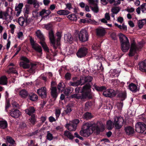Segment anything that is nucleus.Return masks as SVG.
I'll use <instances>...</instances> for the list:
<instances>
[{"instance_id":"f257e3e1","label":"nucleus","mask_w":146,"mask_h":146,"mask_svg":"<svg viewBox=\"0 0 146 146\" xmlns=\"http://www.w3.org/2000/svg\"><path fill=\"white\" fill-rule=\"evenodd\" d=\"M75 89V93L71 95L70 98L80 100L83 101L88 98L91 99L92 96L91 93V85L89 83L86 84L83 87L76 86Z\"/></svg>"},{"instance_id":"f03ea898","label":"nucleus","mask_w":146,"mask_h":146,"mask_svg":"<svg viewBox=\"0 0 146 146\" xmlns=\"http://www.w3.org/2000/svg\"><path fill=\"white\" fill-rule=\"evenodd\" d=\"M104 128L102 127L101 130L97 123L93 122L84 123L80 131L82 136L88 137L92 134L94 131H96V133L99 134L101 131H103Z\"/></svg>"},{"instance_id":"7ed1b4c3","label":"nucleus","mask_w":146,"mask_h":146,"mask_svg":"<svg viewBox=\"0 0 146 146\" xmlns=\"http://www.w3.org/2000/svg\"><path fill=\"white\" fill-rule=\"evenodd\" d=\"M119 39L121 50L123 52H126L130 47V43L127 37L123 34L120 33L119 34Z\"/></svg>"},{"instance_id":"20e7f679","label":"nucleus","mask_w":146,"mask_h":146,"mask_svg":"<svg viewBox=\"0 0 146 146\" xmlns=\"http://www.w3.org/2000/svg\"><path fill=\"white\" fill-rule=\"evenodd\" d=\"M48 36L50 43L52 44L54 49H56L60 45V40L61 37H58L56 40L54 33L52 30H50L48 34Z\"/></svg>"},{"instance_id":"39448f33","label":"nucleus","mask_w":146,"mask_h":146,"mask_svg":"<svg viewBox=\"0 0 146 146\" xmlns=\"http://www.w3.org/2000/svg\"><path fill=\"white\" fill-rule=\"evenodd\" d=\"M36 35L40 40V43L41 44L42 47L45 51L49 53L50 50L48 47L47 45L44 42L45 38L43 35L39 30H38L36 32Z\"/></svg>"},{"instance_id":"423d86ee","label":"nucleus","mask_w":146,"mask_h":146,"mask_svg":"<svg viewBox=\"0 0 146 146\" xmlns=\"http://www.w3.org/2000/svg\"><path fill=\"white\" fill-rule=\"evenodd\" d=\"M78 36L79 40L82 42H84L88 40V33L85 29L80 31L78 34Z\"/></svg>"},{"instance_id":"0eeeda50","label":"nucleus","mask_w":146,"mask_h":146,"mask_svg":"<svg viewBox=\"0 0 146 146\" xmlns=\"http://www.w3.org/2000/svg\"><path fill=\"white\" fill-rule=\"evenodd\" d=\"M140 49L136 45L135 42H133L131 43V46L129 53V56L130 57L133 56L137 53V51H139Z\"/></svg>"},{"instance_id":"6e6552de","label":"nucleus","mask_w":146,"mask_h":146,"mask_svg":"<svg viewBox=\"0 0 146 146\" xmlns=\"http://www.w3.org/2000/svg\"><path fill=\"white\" fill-rule=\"evenodd\" d=\"M73 82H70L69 83V85L73 86H76L79 85L82 86L83 84V80L82 77L80 78V79L76 77H74L72 78Z\"/></svg>"},{"instance_id":"1a4fd4ad","label":"nucleus","mask_w":146,"mask_h":146,"mask_svg":"<svg viewBox=\"0 0 146 146\" xmlns=\"http://www.w3.org/2000/svg\"><path fill=\"white\" fill-rule=\"evenodd\" d=\"M88 52V48L84 47H81L79 49L76 54L78 58H82L85 57Z\"/></svg>"},{"instance_id":"9d476101","label":"nucleus","mask_w":146,"mask_h":146,"mask_svg":"<svg viewBox=\"0 0 146 146\" xmlns=\"http://www.w3.org/2000/svg\"><path fill=\"white\" fill-rule=\"evenodd\" d=\"M123 119L121 117H117L115 118L114 124L116 129H120L123 124Z\"/></svg>"},{"instance_id":"9b49d317","label":"nucleus","mask_w":146,"mask_h":146,"mask_svg":"<svg viewBox=\"0 0 146 146\" xmlns=\"http://www.w3.org/2000/svg\"><path fill=\"white\" fill-rule=\"evenodd\" d=\"M103 95L106 97L112 98L116 96V92L113 89H109L104 91Z\"/></svg>"},{"instance_id":"f8f14e48","label":"nucleus","mask_w":146,"mask_h":146,"mask_svg":"<svg viewBox=\"0 0 146 146\" xmlns=\"http://www.w3.org/2000/svg\"><path fill=\"white\" fill-rule=\"evenodd\" d=\"M136 130L139 129L140 132L143 133L146 130V125L143 122H139L135 125Z\"/></svg>"},{"instance_id":"ddd939ff","label":"nucleus","mask_w":146,"mask_h":146,"mask_svg":"<svg viewBox=\"0 0 146 146\" xmlns=\"http://www.w3.org/2000/svg\"><path fill=\"white\" fill-rule=\"evenodd\" d=\"M96 31L97 36L100 37L104 36L106 33L105 29L102 27H99L96 28Z\"/></svg>"},{"instance_id":"4468645a","label":"nucleus","mask_w":146,"mask_h":146,"mask_svg":"<svg viewBox=\"0 0 146 146\" xmlns=\"http://www.w3.org/2000/svg\"><path fill=\"white\" fill-rule=\"evenodd\" d=\"M37 93L42 98H46V88L44 87L38 90Z\"/></svg>"},{"instance_id":"2eb2a0df","label":"nucleus","mask_w":146,"mask_h":146,"mask_svg":"<svg viewBox=\"0 0 146 146\" xmlns=\"http://www.w3.org/2000/svg\"><path fill=\"white\" fill-rule=\"evenodd\" d=\"M11 115L14 118H17L21 114V112L17 109H12L10 111Z\"/></svg>"},{"instance_id":"dca6fc26","label":"nucleus","mask_w":146,"mask_h":146,"mask_svg":"<svg viewBox=\"0 0 146 146\" xmlns=\"http://www.w3.org/2000/svg\"><path fill=\"white\" fill-rule=\"evenodd\" d=\"M139 69L143 72H146V60L140 61L139 63Z\"/></svg>"},{"instance_id":"f3484780","label":"nucleus","mask_w":146,"mask_h":146,"mask_svg":"<svg viewBox=\"0 0 146 146\" xmlns=\"http://www.w3.org/2000/svg\"><path fill=\"white\" fill-rule=\"evenodd\" d=\"M50 94L51 96L56 99L58 95V93L57 92V88L56 87H52L50 88Z\"/></svg>"},{"instance_id":"a211bd4d","label":"nucleus","mask_w":146,"mask_h":146,"mask_svg":"<svg viewBox=\"0 0 146 146\" xmlns=\"http://www.w3.org/2000/svg\"><path fill=\"white\" fill-rule=\"evenodd\" d=\"M35 111V109L33 106L30 107L25 110L26 113L29 116L31 115L32 114H34Z\"/></svg>"},{"instance_id":"6ab92c4d","label":"nucleus","mask_w":146,"mask_h":146,"mask_svg":"<svg viewBox=\"0 0 146 146\" xmlns=\"http://www.w3.org/2000/svg\"><path fill=\"white\" fill-rule=\"evenodd\" d=\"M23 6V3H19L17 6H16L15 7V11H17V12L16 14L17 17H18L19 15L22 11V9Z\"/></svg>"},{"instance_id":"aec40b11","label":"nucleus","mask_w":146,"mask_h":146,"mask_svg":"<svg viewBox=\"0 0 146 146\" xmlns=\"http://www.w3.org/2000/svg\"><path fill=\"white\" fill-rule=\"evenodd\" d=\"M28 99L32 101H35L38 98L37 96L34 93H31L29 94L27 97Z\"/></svg>"},{"instance_id":"412c9836","label":"nucleus","mask_w":146,"mask_h":146,"mask_svg":"<svg viewBox=\"0 0 146 146\" xmlns=\"http://www.w3.org/2000/svg\"><path fill=\"white\" fill-rule=\"evenodd\" d=\"M74 124L71 122L69 123H67L66 124V127L67 128L69 131H75L77 127Z\"/></svg>"},{"instance_id":"4be33fe9","label":"nucleus","mask_w":146,"mask_h":146,"mask_svg":"<svg viewBox=\"0 0 146 146\" xmlns=\"http://www.w3.org/2000/svg\"><path fill=\"white\" fill-rule=\"evenodd\" d=\"M81 77L83 80L84 85L86 83L91 82L93 79V77L90 76H86L84 77Z\"/></svg>"},{"instance_id":"5701e85b","label":"nucleus","mask_w":146,"mask_h":146,"mask_svg":"<svg viewBox=\"0 0 146 146\" xmlns=\"http://www.w3.org/2000/svg\"><path fill=\"white\" fill-rule=\"evenodd\" d=\"M7 78L5 76H1L0 78V84L3 85H7L8 83Z\"/></svg>"},{"instance_id":"b1692460","label":"nucleus","mask_w":146,"mask_h":146,"mask_svg":"<svg viewBox=\"0 0 146 146\" xmlns=\"http://www.w3.org/2000/svg\"><path fill=\"white\" fill-rule=\"evenodd\" d=\"M64 39L69 43L71 44L73 42V38L70 33H68L65 35Z\"/></svg>"},{"instance_id":"393cba45","label":"nucleus","mask_w":146,"mask_h":146,"mask_svg":"<svg viewBox=\"0 0 146 146\" xmlns=\"http://www.w3.org/2000/svg\"><path fill=\"white\" fill-rule=\"evenodd\" d=\"M37 64L36 63H31V67L28 71L31 73H34L35 72V70L37 67Z\"/></svg>"},{"instance_id":"a878e982","label":"nucleus","mask_w":146,"mask_h":146,"mask_svg":"<svg viewBox=\"0 0 146 146\" xmlns=\"http://www.w3.org/2000/svg\"><path fill=\"white\" fill-rule=\"evenodd\" d=\"M125 132L128 135L133 134L134 132V129L131 126H128L125 128Z\"/></svg>"},{"instance_id":"bb28decb","label":"nucleus","mask_w":146,"mask_h":146,"mask_svg":"<svg viewBox=\"0 0 146 146\" xmlns=\"http://www.w3.org/2000/svg\"><path fill=\"white\" fill-rule=\"evenodd\" d=\"M35 46L32 47L35 51L40 54H42V49L41 46L38 44H35Z\"/></svg>"},{"instance_id":"cd10ccee","label":"nucleus","mask_w":146,"mask_h":146,"mask_svg":"<svg viewBox=\"0 0 146 146\" xmlns=\"http://www.w3.org/2000/svg\"><path fill=\"white\" fill-rule=\"evenodd\" d=\"M93 87L98 92H102L106 90L107 89V88L105 86H97L96 84L94 85Z\"/></svg>"},{"instance_id":"c85d7f7f","label":"nucleus","mask_w":146,"mask_h":146,"mask_svg":"<svg viewBox=\"0 0 146 146\" xmlns=\"http://www.w3.org/2000/svg\"><path fill=\"white\" fill-rule=\"evenodd\" d=\"M7 127L8 123L5 120L0 121V128L1 129H6Z\"/></svg>"},{"instance_id":"c756f323","label":"nucleus","mask_w":146,"mask_h":146,"mask_svg":"<svg viewBox=\"0 0 146 146\" xmlns=\"http://www.w3.org/2000/svg\"><path fill=\"white\" fill-rule=\"evenodd\" d=\"M146 24V19L139 20L137 23L138 27L140 29H142L143 25Z\"/></svg>"},{"instance_id":"7c9ffc66","label":"nucleus","mask_w":146,"mask_h":146,"mask_svg":"<svg viewBox=\"0 0 146 146\" xmlns=\"http://www.w3.org/2000/svg\"><path fill=\"white\" fill-rule=\"evenodd\" d=\"M65 86L62 82H59L57 85V88L59 91H63L65 89Z\"/></svg>"},{"instance_id":"2f4dec72","label":"nucleus","mask_w":146,"mask_h":146,"mask_svg":"<svg viewBox=\"0 0 146 146\" xmlns=\"http://www.w3.org/2000/svg\"><path fill=\"white\" fill-rule=\"evenodd\" d=\"M64 135L70 140H72L74 137V136L71 133L67 130L65 131H64Z\"/></svg>"},{"instance_id":"473e14b6","label":"nucleus","mask_w":146,"mask_h":146,"mask_svg":"<svg viewBox=\"0 0 146 146\" xmlns=\"http://www.w3.org/2000/svg\"><path fill=\"white\" fill-rule=\"evenodd\" d=\"M29 94L26 90L23 89L20 91L19 95L22 98H25L28 97Z\"/></svg>"},{"instance_id":"72a5a7b5","label":"nucleus","mask_w":146,"mask_h":146,"mask_svg":"<svg viewBox=\"0 0 146 146\" xmlns=\"http://www.w3.org/2000/svg\"><path fill=\"white\" fill-rule=\"evenodd\" d=\"M70 13L69 11L65 10H60L57 12L58 14L61 15H67Z\"/></svg>"},{"instance_id":"f704fd0d","label":"nucleus","mask_w":146,"mask_h":146,"mask_svg":"<svg viewBox=\"0 0 146 146\" xmlns=\"http://www.w3.org/2000/svg\"><path fill=\"white\" fill-rule=\"evenodd\" d=\"M128 88L132 92H136L137 90V86L133 83L130 84L128 86Z\"/></svg>"},{"instance_id":"c9c22d12","label":"nucleus","mask_w":146,"mask_h":146,"mask_svg":"<svg viewBox=\"0 0 146 146\" xmlns=\"http://www.w3.org/2000/svg\"><path fill=\"white\" fill-rule=\"evenodd\" d=\"M73 88L71 87H68L65 89L64 90V93L66 96H68V95L71 94L73 91Z\"/></svg>"},{"instance_id":"e433bc0d","label":"nucleus","mask_w":146,"mask_h":146,"mask_svg":"<svg viewBox=\"0 0 146 146\" xmlns=\"http://www.w3.org/2000/svg\"><path fill=\"white\" fill-rule=\"evenodd\" d=\"M29 118V120L30 122L33 125H34L37 122L36 119L35 117V115L33 114Z\"/></svg>"},{"instance_id":"4c0bfd02","label":"nucleus","mask_w":146,"mask_h":146,"mask_svg":"<svg viewBox=\"0 0 146 146\" xmlns=\"http://www.w3.org/2000/svg\"><path fill=\"white\" fill-rule=\"evenodd\" d=\"M84 118L86 120H89L92 119L93 117L92 113L89 112H87L83 115Z\"/></svg>"},{"instance_id":"58836bf2","label":"nucleus","mask_w":146,"mask_h":146,"mask_svg":"<svg viewBox=\"0 0 146 146\" xmlns=\"http://www.w3.org/2000/svg\"><path fill=\"white\" fill-rule=\"evenodd\" d=\"M117 96L121 98V101L122 102L126 98V93L125 92H120L117 95Z\"/></svg>"},{"instance_id":"ea45409f","label":"nucleus","mask_w":146,"mask_h":146,"mask_svg":"<svg viewBox=\"0 0 146 146\" xmlns=\"http://www.w3.org/2000/svg\"><path fill=\"white\" fill-rule=\"evenodd\" d=\"M28 63L25 62H20L19 65L21 67H23L24 69H28L30 67V65Z\"/></svg>"},{"instance_id":"a19ab883","label":"nucleus","mask_w":146,"mask_h":146,"mask_svg":"<svg viewBox=\"0 0 146 146\" xmlns=\"http://www.w3.org/2000/svg\"><path fill=\"white\" fill-rule=\"evenodd\" d=\"M68 18L71 21H77V17L74 14H72L67 16Z\"/></svg>"},{"instance_id":"79ce46f5","label":"nucleus","mask_w":146,"mask_h":146,"mask_svg":"<svg viewBox=\"0 0 146 146\" xmlns=\"http://www.w3.org/2000/svg\"><path fill=\"white\" fill-rule=\"evenodd\" d=\"M6 139L7 141L10 143L9 145H15V141L10 136H7Z\"/></svg>"},{"instance_id":"37998d69","label":"nucleus","mask_w":146,"mask_h":146,"mask_svg":"<svg viewBox=\"0 0 146 146\" xmlns=\"http://www.w3.org/2000/svg\"><path fill=\"white\" fill-rule=\"evenodd\" d=\"M106 125L107 129L108 130H111L112 129V122L111 120H109L107 121Z\"/></svg>"},{"instance_id":"c03bdc74","label":"nucleus","mask_w":146,"mask_h":146,"mask_svg":"<svg viewBox=\"0 0 146 146\" xmlns=\"http://www.w3.org/2000/svg\"><path fill=\"white\" fill-rule=\"evenodd\" d=\"M120 9L118 7H115L111 9V11L113 14H117L120 11Z\"/></svg>"},{"instance_id":"a18cd8bd","label":"nucleus","mask_w":146,"mask_h":146,"mask_svg":"<svg viewBox=\"0 0 146 146\" xmlns=\"http://www.w3.org/2000/svg\"><path fill=\"white\" fill-rule=\"evenodd\" d=\"M112 72L111 76L114 77H117L119 75V72L116 70H114L111 71Z\"/></svg>"},{"instance_id":"49530a36","label":"nucleus","mask_w":146,"mask_h":146,"mask_svg":"<svg viewBox=\"0 0 146 146\" xmlns=\"http://www.w3.org/2000/svg\"><path fill=\"white\" fill-rule=\"evenodd\" d=\"M94 7L92 6H90V7L92 10L95 13H98L99 11V9L98 7L97 4L94 5Z\"/></svg>"},{"instance_id":"de8ad7c7","label":"nucleus","mask_w":146,"mask_h":146,"mask_svg":"<svg viewBox=\"0 0 146 146\" xmlns=\"http://www.w3.org/2000/svg\"><path fill=\"white\" fill-rule=\"evenodd\" d=\"M25 22V20L24 18L21 17L19 18L18 19V23L21 26H23Z\"/></svg>"},{"instance_id":"09e8293b","label":"nucleus","mask_w":146,"mask_h":146,"mask_svg":"<svg viewBox=\"0 0 146 146\" xmlns=\"http://www.w3.org/2000/svg\"><path fill=\"white\" fill-rule=\"evenodd\" d=\"M53 138L52 135L49 132V131H48L47 136L46 139L49 141L52 140Z\"/></svg>"},{"instance_id":"8fccbe9b","label":"nucleus","mask_w":146,"mask_h":146,"mask_svg":"<svg viewBox=\"0 0 146 146\" xmlns=\"http://www.w3.org/2000/svg\"><path fill=\"white\" fill-rule=\"evenodd\" d=\"M72 109L70 106L67 107L66 109L64 110L66 113H67V115H69L70 112L72 111Z\"/></svg>"},{"instance_id":"3c124183","label":"nucleus","mask_w":146,"mask_h":146,"mask_svg":"<svg viewBox=\"0 0 146 146\" xmlns=\"http://www.w3.org/2000/svg\"><path fill=\"white\" fill-rule=\"evenodd\" d=\"M112 82L113 83L114 86H118L120 83L118 79H112Z\"/></svg>"},{"instance_id":"603ef678","label":"nucleus","mask_w":146,"mask_h":146,"mask_svg":"<svg viewBox=\"0 0 146 146\" xmlns=\"http://www.w3.org/2000/svg\"><path fill=\"white\" fill-rule=\"evenodd\" d=\"M20 59L21 60L23 61V62L26 63H29L30 61L29 59L26 57L23 56L21 57Z\"/></svg>"},{"instance_id":"864d4df0","label":"nucleus","mask_w":146,"mask_h":146,"mask_svg":"<svg viewBox=\"0 0 146 146\" xmlns=\"http://www.w3.org/2000/svg\"><path fill=\"white\" fill-rule=\"evenodd\" d=\"M12 105L13 107L14 108H18L19 107V105L18 103L15 101H13Z\"/></svg>"},{"instance_id":"5fc2aeb1","label":"nucleus","mask_w":146,"mask_h":146,"mask_svg":"<svg viewBox=\"0 0 146 146\" xmlns=\"http://www.w3.org/2000/svg\"><path fill=\"white\" fill-rule=\"evenodd\" d=\"M123 105V103L121 101L120 102H118L117 105L118 109L119 110H121Z\"/></svg>"},{"instance_id":"6e6d98bb","label":"nucleus","mask_w":146,"mask_h":146,"mask_svg":"<svg viewBox=\"0 0 146 146\" xmlns=\"http://www.w3.org/2000/svg\"><path fill=\"white\" fill-rule=\"evenodd\" d=\"M61 113L60 110V109H56L55 111V115L56 119H58Z\"/></svg>"},{"instance_id":"4d7b16f0","label":"nucleus","mask_w":146,"mask_h":146,"mask_svg":"<svg viewBox=\"0 0 146 146\" xmlns=\"http://www.w3.org/2000/svg\"><path fill=\"white\" fill-rule=\"evenodd\" d=\"M71 78V75L70 73L69 72H67L65 74V78L67 80H70V79Z\"/></svg>"},{"instance_id":"13d9d810","label":"nucleus","mask_w":146,"mask_h":146,"mask_svg":"<svg viewBox=\"0 0 146 146\" xmlns=\"http://www.w3.org/2000/svg\"><path fill=\"white\" fill-rule=\"evenodd\" d=\"M87 23H90L92 24H95L97 22L95 21H93L90 19H88L87 18Z\"/></svg>"},{"instance_id":"bf43d9fd","label":"nucleus","mask_w":146,"mask_h":146,"mask_svg":"<svg viewBox=\"0 0 146 146\" xmlns=\"http://www.w3.org/2000/svg\"><path fill=\"white\" fill-rule=\"evenodd\" d=\"M10 106V104L9 101H7L5 104V110L6 112L7 111V109H8Z\"/></svg>"},{"instance_id":"052dcab7","label":"nucleus","mask_w":146,"mask_h":146,"mask_svg":"<svg viewBox=\"0 0 146 146\" xmlns=\"http://www.w3.org/2000/svg\"><path fill=\"white\" fill-rule=\"evenodd\" d=\"M30 41L32 47L36 45L35 44H37V43H35L34 40L32 38H30Z\"/></svg>"},{"instance_id":"680f3d73","label":"nucleus","mask_w":146,"mask_h":146,"mask_svg":"<svg viewBox=\"0 0 146 146\" xmlns=\"http://www.w3.org/2000/svg\"><path fill=\"white\" fill-rule=\"evenodd\" d=\"M29 5H25V13L26 14H28L29 13Z\"/></svg>"},{"instance_id":"e2e57ef3","label":"nucleus","mask_w":146,"mask_h":146,"mask_svg":"<svg viewBox=\"0 0 146 146\" xmlns=\"http://www.w3.org/2000/svg\"><path fill=\"white\" fill-rule=\"evenodd\" d=\"M33 5H34V7L35 8H38L39 6L38 2L36 0H34V2Z\"/></svg>"},{"instance_id":"0e129e2a","label":"nucleus","mask_w":146,"mask_h":146,"mask_svg":"<svg viewBox=\"0 0 146 146\" xmlns=\"http://www.w3.org/2000/svg\"><path fill=\"white\" fill-rule=\"evenodd\" d=\"M72 123H74V125L76 127H77V124L79 123V121L78 119H75L73 121H72L71 122Z\"/></svg>"},{"instance_id":"69168bd1","label":"nucleus","mask_w":146,"mask_h":146,"mask_svg":"<svg viewBox=\"0 0 146 146\" xmlns=\"http://www.w3.org/2000/svg\"><path fill=\"white\" fill-rule=\"evenodd\" d=\"M88 1L90 4L93 5L97 4V3H95V0H88Z\"/></svg>"},{"instance_id":"338daca9","label":"nucleus","mask_w":146,"mask_h":146,"mask_svg":"<svg viewBox=\"0 0 146 146\" xmlns=\"http://www.w3.org/2000/svg\"><path fill=\"white\" fill-rule=\"evenodd\" d=\"M111 37L112 39L113 40H115L117 39V37L116 34L115 33H113L111 35Z\"/></svg>"},{"instance_id":"774afa93","label":"nucleus","mask_w":146,"mask_h":146,"mask_svg":"<svg viewBox=\"0 0 146 146\" xmlns=\"http://www.w3.org/2000/svg\"><path fill=\"white\" fill-rule=\"evenodd\" d=\"M126 11L128 13H131L135 11V9L131 7L130 8H127V9L126 10Z\"/></svg>"}]
</instances>
